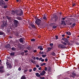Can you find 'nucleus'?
I'll return each instance as SVG.
<instances>
[{
	"label": "nucleus",
	"instance_id": "60",
	"mask_svg": "<svg viewBox=\"0 0 79 79\" xmlns=\"http://www.w3.org/2000/svg\"><path fill=\"white\" fill-rule=\"evenodd\" d=\"M64 79H71L70 78H69L68 77H65L64 78Z\"/></svg>",
	"mask_w": 79,
	"mask_h": 79
},
{
	"label": "nucleus",
	"instance_id": "31",
	"mask_svg": "<svg viewBox=\"0 0 79 79\" xmlns=\"http://www.w3.org/2000/svg\"><path fill=\"white\" fill-rule=\"evenodd\" d=\"M57 27L56 26H55V25H53L52 27L53 29H55Z\"/></svg>",
	"mask_w": 79,
	"mask_h": 79
},
{
	"label": "nucleus",
	"instance_id": "1",
	"mask_svg": "<svg viewBox=\"0 0 79 79\" xmlns=\"http://www.w3.org/2000/svg\"><path fill=\"white\" fill-rule=\"evenodd\" d=\"M20 10H12L11 11V14L13 15H16L17 16L16 17V19L19 20V21H22L23 20V18H21L20 16H22L23 17V15H24L23 13V11L22 10V9H21Z\"/></svg>",
	"mask_w": 79,
	"mask_h": 79
},
{
	"label": "nucleus",
	"instance_id": "44",
	"mask_svg": "<svg viewBox=\"0 0 79 79\" xmlns=\"http://www.w3.org/2000/svg\"><path fill=\"white\" fill-rule=\"evenodd\" d=\"M51 25H52V26H53V25L54 26L55 25V23H51Z\"/></svg>",
	"mask_w": 79,
	"mask_h": 79
},
{
	"label": "nucleus",
	"instance_id": "30",
	"mask_svg": "<svg viewBox=\"0 0 79 79\" xmlns=\"http://www.w3.org/2000/svg\"><path fill=\"white\" fill-rule=\"evenodd\" d=\"M15 35L16 36V37H18L19 36V33L18 32H16L15 33Z\"/></svg>",
	"mask_w": 79,
	"mask_h": 79
},
{
	"label": "nucleus",
	"instance_id": "6",
	"mask_svg": "<svg viewBox=\"0 0 79 79\" xmlns=\"http://www.w3.org/2000/svg\"><path fill=\"white\" fill-rule=\"evenodd\" d=\"M6 65H7V68H9L10 69H11V68H12V66H11V63L8 62L7 61H6Z\"/></svg>",
	"mask_w": 79,
	"mask_h": 79
},
{
	"label": "nucleus",
	"instance_id": "40",
	"mask_svg": "<svg viewBox=\"0 0 79 79\" xmlns=\"http://www.w3.org/2000/svg\"><path fill=\"white\" fill-rule=\"evenodd\" d=\"M40 79H45V77H40Z\"/></svg>",
	"mask_w": 79,
	"mask_h": 79
},
{
	"label": "nucleus",
	"instance_id": "55",
	"mask_svg": "<svg viewBox=\"0 0 79 79\" xmlns=\"http://www.w3.org/2000/svg\"><path fill=\"white\" fill-rule=\"evenodd\" d=\"M42 68H41V67H40L38 68L39 70H41Z\"/></svg>",
	"mask_w": 79,
	"mask_h": 79
},
{
	"label": "nucleus",
	"instance_id": "26",
	"mask_svg": "<svg viewBox=\"0 0 79 79\" xmlns=\"http://www.w3.org/2000/svg\"><path fill=\"white\" fill-rule=\"evenodd\" d=\"M28 71V69H27L26 70H25L24 71V73L25 74H26V73H27V72Z\"/></svg>",
	"mask_w": 79,
	"mask_h": 79
},
{
	"label": "nucleus",
	"instance_id": "14",
	"mask_svg": "<svg viewBox=\"0 0 79 79\" xmlns=\"http://www.w3.org/2000/svg\"><path fill=\"white\" fill-rule=\"evenodd\" d=\"M0 35H3L4 37H5V34L3 32L0 31Z\"/></svg>",
	"mask_w": 79,
	"mask_h": 79
},
{
	"label": "nucleus",
	"instance_id": "49",
	"mask_svg": "<svg viewBox=\"0 0 79 79\" xmlns=\"http://www.w3.org/2000/svg\"><path fill=\"white\" fill-rule=\"evenodd\" d=\"M75 5H76V4L75 3H73L72 4V6L73 7H74V6H75Z\"/></svg>",
	"mask_w": 79,
	"mask_h": 79
},
{
	"label": "nucleus",
	"instance_id": "48",
	"mask_svg": "<svg viewBox=\"0 0 79 79\" xmlns=\"http://www.w3.org/2000/svg\"><path fill=\"white\" fill-rule=\"evenodd\" d=\"M54 17H55V18H58V17L56 15H55L54 16Z\"/></svg>",
	"mask_w": 79,
	"mask_h": 79
},
{
	"label": "nucleus",
	"instance_id": "61",
	"mask_svg": "<svg viewBox=\"0 0 79 79\" xmlns=\"http://www.w3.org/2000/svg\"><path fill=\"white\" fill-rule=\"evenodd\" d=\"M31 63H34V61H33V60L31 61Z\"/></svg>",
	"mask_w": 79,
	"mask_h": 79
},
{
	"label": "nucleus",
	"instance_id": "41",
	"mask_svg": "<svg viewBox=\"0 0 79 79\" xmlns=\"http://www.w3.org/2000/svg\"><path fill=\"white\" fill-rule=\"evenodd\" d=\"M40 54H44V52H40Z\"/></svg>",
	"mask_w": 79,
	"mask_h": 79
},
{
	"label": "nucleus",
	"instance_id": "10",
	"mask_svg": "<svg viewBox=\"0 0 79 79\" xmlns=\"http://www.w3.org/2000/svg\"><path fill=\"white\" fill-rule=\"evenodd\" d=\"M6 26H7V23L5 22H4L3 23V24L1 25V27H2V28H3V27H6Z\"/></svg>",
	"mask_w": 79,
	"mask_h": 79
},
{
	"label": "nucleus",
	"instance_id": "59",
	"mask_svg": "<svg viewBox=\"0 0 79 79\" xmlns=\"http://www.w3.org/2000/svg\"><path fill=\"white\" fill-rule=\"evenodd\" d=\"M24 54V52H22V55H23Z\"/></svg>",
	"mask_w": 79,
	"mask_h": 79
},
{
	"label": "nucleus",
	"instance_id": "47",
	"mask_svg": "<svg viewBox=\"0 0 79 79\" xmlns=\"http://www.w3.org/2000/svg\"><path fill=\"white\" fill-rule=\"evenodd\" d=\"M41 59H42V57H40V58L39 59V61H41V60H42Z\"/></svg>",
	"mask_w": 79,
	"mask_h": 79
},
{
	"label": "nucleus",
	"instance_id": "8",
	"mask_svg": "<svg viewBox=\"0 0 79 79\" xmlns=\"http://www.w3.org/2000/svg\"><path fill=\"white\" fill-rule=\"evenodd\" d=\"M62 40H64V42H66L67 44L68 43V42H69V39L67 38H62Z\"/></svg>",
	"mask_w": 79,
	"mask_h": 79
},
{
	"label": "nucleus",
	"instance_id": "54",
	"mask_svg": "<svg viewBox=\"0 0 79 79\" xmlns=\"http://www.w3.org/2000/svg\"><path fill=\"white\" fill-rule=\"evenodd\" d=\"M55 37H56V39H58V36L56 35V36H55Z\"/></svg>",
	"mask_w": 79,
	"mask_h": 79
},
{
	"label": "nucleus",
	"instance_id": "17",
	"mask_svg": "<svg viewBox=\"0 0 79 79\" xmlns=\"http://www.w3.org/2000/svg\"><path fill=\"white\" fill-rule=\"evenodd\" d=\"M19 41L20 42V43H22L23 42V38H20L19 40Z\"/></svg>",
	"mask_w": 79,
	"mask_h": 79
},
{
	"label": "nucleus",
	"instance_id": "5",
	"mask_svg": "<svg viewBox=\"0 0 79 79\" xmlns=\"http://www.w3.org/2000/svg\"><path fill=\"white\" fill-rule=\"evenodd\" d=\"M42 22V21H41V20L39 18H37V20L35 21V23L36 24H37L38 26L39 25H40V23H41Z\"/></svg>",
	"mask_w": 79,
	"mask_h": 79
},
{
	"label": "nucleus",
	"instance_id": "28",
	"mask_svg": "<svg viewBox=\"0 0 79 79\" xmlns=\"http://www.w3.org/2000/svg\"><path fill=\"white\" fill-rule=\"evenodd\" d=\"M52 49V48H50V47H49L48 48V52H50V50H51Z\"/></svg>",
	"mask_w": 79,
	"mask_h": 79
},
{
	"label": "nucleus",
	"instance_id": "52",
	"mask_svg": "<svg viewBox=\"0 0 79 79\" xmlns=\"http://www.w3.org/2000/svg\"><path fill=\"white\" fill-rule=\"evenodd\" d=\"M29 72H32V69H29Z\"/></svg>",
	"mask_w": 79,
	"mask_h": 79
},
{
	"label": "nucleus",
	"instance_id": "37",
	"mask_svg": "<svg viewBox=\"0 0 79 79\" xmlns=\"http://www.w3.org/2000/svg\"><path fill=\"white\" fill-rule=\"evenodd\" d=\"M58 18H55V22H56V21H58Z\"/></svg>",
	"mask_w": 79,
	"mask_h": 79
},
{
	"label": "nucleus",
	"instance_id": "11",
	"mask_svg": "<svg viewBox=\"0 0 79 79\" xmlns=\"http://www.w3.org/2000/svg\"><path fill=\"white\" fill-rule=\"evenodd\" d=\"M29 25L30 26H31L32 28H35V29H36V27L35 26V25H34L33 23H30Z\"/></svg>",
	"mask_w": 79,
	"mask_h": 79
},
{
	"label": "nucleus",
	"instance_id": "57",
	"mask_svg": "<svg viewBox=\"0 0 79 79\" xmlns=\"http://www.w3.org/2000/svg\"><path fill=\"white\" fill-rule=\"evenodd\" d=\"M76 45H79V43L78 42H77V43H76Z\"/></svg>",
	"mask_w": 79,
	"mask_h": 79
},
{
	"label": "nucleus",
	"instance_id": "15",
	"mask_svg": "<svg viewBox=\"0 0 79 79\" xmlns=\"http://www.w3.org/2000/svg\"><path fill=\"white\" fill-rule=\"evenodd\" d=\"M61 22L62 23V24H64V26L66 25V24L65 23V22L64 20H62Z\"/></svg>",
	"mask_w": 79,
	"mask_h": 79
},
{
	"label": "nucleus",
	"instance_id": "21",
	"mask_svg": "<svg viewBox=\"0 0 79 79\" xmlns=\"http://www.w3.org/2000/svg\"><path fill=\"white\" fill-rule=\"evenodd\" d=\"M76 26V23H73L72 25L71 26H70L71 27H74V26Z\"/></svg>",
	"mask_w": 79,
	"mask_h": 79
},
{
	"label": "nucleus",
	"instance_id": "3",
	"mask_svg": "<svg viewBox=\"0 0 79 79\" xmlns=\"http://www.w3.org/2000/svg\"><path fill=\"white\" fill-rule=\"evenodd\" d=\"M19 22L16 20H14V26L15 27H17L18 26V23Z\"/></svg>",
	"mask_w": 79,
	"mask_h": 79
},
{
	"label": "nucleus",
	"instance_id": "45",
	"mask_svg": "<svg viewBox=\"0 0 79 79\" xmlns=\"http://www.w3.org/2000/svg\"><path fill=\"white\" fill-rule=\"evenodd\" d=\"M75 76L74 75H71V77H73V78H75Z\"/></svg>",
	"mask_w": 79,
	"mask_h": 79
},
{
	"label": "nucleus",
	"instance_id": "19",
	"mask_svg": "<svg viewBox=\"0 0 79 79\" xmlns=\"http://www.w3.org/2000/svg\"><path fill=\"white\" fill-rule=\"evenodd\" d=\"M66 34L68 35H71V32H70V31L66 32Z\"/></svg>",
	"mask_w": 79,
	"mask_h": 79
},
{
	"label": "nucleus",
	"instance_id": "46",
	"mask_svg": "<svg viewBox=\"0 0 79 79\" xmlns=\"http://www.w3.org/2000/svg\"><path fill=\"white\" fill-rule=\"evenodd\" d=\"M7 7H8V6L6 5V6H4V8H7Z\"/></svg>",
	"mask_w": 79,
	"mask_h": 79
},
{
	"label": "nucleus",
	"instance_id": "34",
	"mask_svg": "<svg viewBox=\"0 0 79 79\" xmlns=\"http://www.w3.org/2000/svg\"><path fill=\"white\" fill-rule=\"evenodd\" d=\"M36 69H37V68H36V67L34 68L33 69L34 71H36Z\"/></svg>",
	"mask_w": 79,
	"mask_h": 79
},
{
	"label": "nucleus",
	"instance_id": "13",
	"mask_svg": "<svg viewBox=\"0 0 79 79\" xmlns=\"http://www.w3.org/2000/svg\"><path fill=\"white\" fill-rule=\"evenodd\" d=\"M38 49H40V50H43V48H42V46H40L38 47Z\"/></svg>",
	"mask_w": 79,
	"mask_h": 79
},
{
	"label": "nucleus",
	"instance_id": "63",
	"mask_svg": "<svg viewBox=\"0 0 79 79\" xmlns=\"http://www.w3.org/2000/svg\"><path fill=\"white\" fill-rule=\"evenodd\" d=\"M36 60H39V57H36Z\"/></svg>",
	"mask_w": 79,
	"mask_h": 79
},
{
	"label": "nucleus",
	"instance_id": "32",
	"mask_svg": "<svg viewBox=\"0 0 79 79\" xmlns=\"http://www.w3.org/2000/svg\"><path fill=\"white\" fill-rule=\"evenodd\" d=\"M46 65V63H43V64H41V66H43L44 65Z\"/></svg>",
	"mask_w": 79,
	"mask_h": 79
},
{
	"label": "nucleus",
	"instance_id": "42",
	"mask_svg": "<svg viewBox=\"0 0 79 79\" xmlns=\"http://www.w3.org/2000/svg\"><path fill=\"white\" fill-rule=\"evenodd\" d=\"M50 46H53V43H50L49 44Z\"/></svg>",
	"mask_w": 79,
	"mask_h": 79
},
{
	"label": "nucleus",
	"instance_id": "27",
	"mask_svg": "<svg viewBox=\"0 0 79 79\" xmlns=\"http://www.w3.org/2000/svg\"><path fill=\"white\" fill-rule=\"evenodd\" d=\"M72 75L75 76H76V74L74 72L72 73Z\"/></svg>",
	"mask_w": 79,
	"mask_h": 79
},
{
	"label": "nucleus",
	"instance_id": "36",
	"mask_svg": "<svg viewBox=\"0 0 79 79\" xmlns=\"http://www.w3.org/2000/svg\"><path fill=\"white\" fill-rule=\"evenodd\" d=\"M42 56L43 57V58H44V57H45V56H47V55H42Z\"/></svg>",
	"mask_w": 79,
	"mask_h": 79
},
{
	"label": "nucleus",
	"instance_id": "22",
	"mask_svg": "<svg viewBox=\"0 0 79 79\" xmlns=\"http://www.w3.org/2000/svg\"><path fill=\"white\" fill-rule=\"evenodd\" d=\"M51 55L52 56H55V55H56V54H55V53L53 52H52Z\"/></svg>",
	"mask_w": 79,
	"mask_h": 79
},
{
	"label": "nucleus",
	"instance_id": "12",
	"mask_svg": "<svg viewBox=\"0 0 79 79\" xmlns=\"http://www.w3.org/2000/svg\"><path fill=\"white\" fill-rule=\"evenodd\" d=\"M10 44H7L5 46V48H9V49L11 48V46H10Z\"/></svg>",
	"mask_w": 79,
	"mask_h": 79
},
{
	"label": "nucleus",
	"instance_id": "16",
	"mask_svg": "<svg viewBox=\"0 0 79 79\" xmlns=\"http://www.w3.org/2000/svg\"><path fill=\"white\" fill-rule=\"evenodd\" d=\"M68 45H73V44L72 43H71V42L68 41V42L67 43Z\"/></svg>",
	"mask_w": 79,
	"mask_h": 79
},
{
	"label": "nucleus",
	"instance_id": "35",
	"mask_svg": "<svg viewBox=\"0 0 79 79\" xmlns=\"http://www.w3.org/2000/svg\"><path fill=\"white\" fill-rule=\"evenodd\" d=\"M18 71H21V67H19L18 69Z\"/></svg>",
	"mask_w": 79,
	"mask_h": 79
},
{
	"label": "nucleus",
	"instance_id": "24",
	"mask_svg": "<svg viewBox=\"0 0 79 79\" xmlns=\"http://www.w3.org/2000/svg\"><path fill=\"white\" fill-rule=\"evenodd\" d=\"M48 71H50L51 69L50 68V67H48Z\"/></svg>",
	"mask_w": 79,
	"mask_h": 79
},
{
	"label": "nucleus",
	"instance_id": "58",
	"mask_svg": "<svg viewBox=\"0 0 79 79\" xmlns=\"http://www.w3.org/2000/svg\"><path fill=\"white\" fill-rule=\"evenodd\" d=\"M45 61H46V62H47V61H48V60H47V59H45Z\"/></svg>",
	"mask_w": 79,
	"mask_h": 79
},
{
	"label": "nucleus",
	"instance_id": "64",
	"mask_svg": "<svg viewBox=\"0 0 79 79\" xmlns=\"http://www.w3.org/2000/svg\"><path fill=\"white\" fill-rule=\"evenodd\" d=\"M17 2H19V0H16Z\"/></svg>",
	"mask_w": 79,
	"mask_h": 79
},
{
	"label": "nucleus",
	"instance_id": "56",
	"mask_svg": "<svg viewBox=\"0 0 79 79\" xmlns=\"http://www.w3.org/2000/svg\"><path fill=\"white\" fill-rule=\"evenodd\" d=\"M41 61H42V62H44V59H42L41 60Z\"/></svg>",
	"mask_w": 79,
	"mask_h": 79
},
{
	"label": "nucleus",
	"instance_id": "20",
	"mask_svg": "<svg viewBox=\"0 0 79 79\" xmlns=\"http://www.w3.org/2000/svg\"><path fill=\"white\" fill-rule=\"evenodd\" d=\"M15 52H12L10 53V56H14L15 55Z\"/></svg>",
	"mask_w": 79,
	"mask_h": 79
},
{
	"label": "nucleus",
	"instance_id": "7",
	"mask_svg": "<svg viewBox=\"0 0 79 79\" xmlns=\"http://www.w3.org/2000/svg\"><path fill=\"white\" fill-rule=\"evenodd\" d=\"M4 72H5V71L4 70V66H0V73H3Z\"/></svg>",
	"mask_w": 79,
	"mask_h": 79
},
{
	"label": "nucleus",
	"instance_id": "51",
	"mask_svg": "<svg viewBox=\"0 0 79 79\" xmlns=\"http://www.w3.org/2000/svg\"><path fill=\"white\" fill-rule=\"evenodd\" d=\"M40 67V66L39 65H36V68H39V67Z\"/></svg>",
	"mask_w": 79,
	"mask_h": 79
},
{
	"label": "nucleus",
	"instance_id": "50",
	"mask_svg": "<svg viewBox=\"0 0 79 79\" xmlns=\"http://www.w3.org/2000/svg\"><path fill=\"white\" fill-rule=\"evenodd\" d=\"M24 52H25V53H27V52H28V51H27V50H24Z\"/></svg>",
	"mask_w": 79,
	"mask_h": 79
},
{
	"label": "nucleus",
	"instance_id": "23",
	"mask_svg": "<svg viewBox=\"0 0 79 79\" xmlns=\"http://www.w3.org/2000/svg\"><path fill=\"white\" fill-rule=\"evenodd\" d=\"M43 18V19H45V20H47V18H46V16H45V15H44Z\"/></svg>",
	"mask_w": 79,
	"mask_h": 79
},
{
	"label": "nucleus",
	"instance_id": "18",
	"mask_svg": "<svg viewBox=\"0 0 79 79\" xmlns=\"http://www.w3.org/2000/svg\"><path fill=\"white\" fill-rule=\"evenodd\" d=\"M21 79H26V77H25V75H23V76L21 77Z\"/></svg>",
	"mask_w": 79,
	"mask_h": 79
},
{
	"label": "nucleus",
	"instance_id": "4",
	"mask_svg": "<svg viewBox=\"0 0 79 79\" xmlns=\"http://www.w3.org/2000/svg\"><path fill=\"white\" fill-rule=\"evenodd\" d=\"M58 48H60V49H64L65 48H66V47L64 45L61 44L58 45Z\"/></svg>",
	"mask_w": 79,
	"mask_h": 79
},
{
	"label": "nucleus",
	"instance_id": "25",
	"mask_svg": "<svg viewBox=\"0 0 79 79\" xmlns=\"http://www.w3.org/2000/svg\"><path fill=\"white\" fill-rule=\"evenodd\" d=\"M62 44L65 46H66L67 45H68V44L65 42H63Z\"/></svg>",
	"mask_w": 79,
	"mask_h": 79
},
{
	"label": "nucleus",
	"instance_id": "62",
	"mask_svg": "<svg viewBox=\"0 0 79 79\" xmlns=\"http://www.w3.org/2000/svg\"><path fill=\"white\" fill-rule=\"evenodd\" d=\"M65 36V35L63 34L62 35V37H64V36Z\"/></svg>",
	"mask_w": 79,
	"mask_h": 79
},
{
	"label": "nucleus",
	"instance_id": "39",
	"mask_svg": "<svg viewBox=\"0 0 79 79\" xmlns=\"http://www.w3.org/2000/svg\"><path fill=\"white\" fill-rule=\"evenodd\" d=\"M7 18L8 19H11V17L7 16Z\"/></svg>",
	"mask_w": 79,
	"mask_h": 79
},
{
	"label": "nucleus",
	"instance_id": "2",
	"mask_svg": "<svg viewBox=\"0 0 79 79\" xmlns=\"http://www.w3.org/2000/svg\"><path fill=\"white\" fill-rule=\"evenodd\" d=\"M46 73V72H45V70H43L42 73H40V74L39 73H35V75L37 77H40L41 76H44L45 75V74Z\"/></svg>",
	"mask_w": 79,
	"mask_h": 79
},
{
	"label": "nucleus",
	"instance_id": "9",
	"mask_svg": "<svg viewBox=\"0 0 79 79\" xmlns=\"http://www.w3.org/2000/svg\"><path fill=\"white\" fill-rule=\"evenodd\" d=\"M5 2L2 0H0V6H2V5H5Z\"/></svg>",
	"mask_w": 79,
	"mask_h": 79
},
{
	"label": "nucleus",
	"instance_id": "29",
	"mask_svg": "<svg viewBox=\"0 0 79 79\" xmlns=\"http://www.w3.org/2000/svg\"><path fill=\"white\" fill-rule=\"evenodd\" d=\"M27 49L28 50H30L31 49V48L30 47H28L27 48Z\"/></svg>",
	"mask_w": 79,
	"mask_h": 79
},
{
	"label": "nucleus",
	"instance_id": "53",
	"mask_svg": "<svg viewBox=\"0 0 79 79\" xmlns=\"http://www.w3.org/2000/svg\"><path fill=\"white\" fill-rule=\"evenodd\" d=\"M33 52L34 53H35V52H37V51L36 50H34L33 51Z\"/></svg>",
	"mask_w": 79,
	"mask_h": 79
},
{
	"label": "nucleus",
	"instance_id": "43",
	"mask_svg": "<svg viewBox=\"0 0 79 79\" xmlns=\"http://www.w3.org/2000/svg\"><path fill=\"white\" fill-rule=\"evenodd\" d=\"M47 69L48 68L47 67H45L44 68L45 71H47Z\"/></svg>",
	"mask_w": 79,
	"mask_h": 79
},
{
	"label": "nucleus",
	"instance_id": "33",
	"mask_svg": "<svg viewBox=\"0 0 79 79\" xmlns=\"http://www.w3.org/2000/svg\"><path fill=\"white\" fill-rule=\"evenodd\" d=\"M31 42H34L35 41V39H32L31 40Z\"/></svg>",
	"mask_w": 79,
	"mask_h": 79
},
{
	"label": "nucleus",
	"instance_id": "38",
	"mask_svg": "<svg viewBox=\"0 0 79 79\" xmlns=\"http://www.w3.org/2000/svg\"><path fill=\"white\" fill-rule=\"evenodd\" d=\"M11 49L13 51H15V48H12Z\"/></svg>",
	"mask_w": 79,
	"mask_h": 79
}]
</instances>
